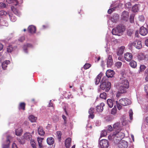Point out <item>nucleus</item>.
I'll list each match as a JSON object with an SVG mask.
<instances>
[{
    "label": "nucleus",
    "instance_id": "obj_1",
    "mask_svg": "<svg viewBox=\"0 0 148 148\" xmlns=\"http://www.w3.org/2000/svg\"><path fill=\"white\" fill-rule=\"evenodd\" d=\"M120 83L121 85L119 88V92L121 93H125L126 92V89L129 87L128 81L125 78L121 79Z\"/></svg>",
    "mask_w": 148,
    "mask_h": 148
},
{
    "label": "nucleus",
    "instance_id": "obj_2",
    "mask_svg": "<svg viewBox=\"0 0 148 148\" xmlns=\"http://www.w3.org/2000/svg\"><path fill=\"white\" fill-rule=\"evenodd\" d=\"M124 134L121 131H115L113 132L112 137L114 143L117 144L124 138Z\"/></svg>",
    "mask_w": 148,
    "mask_h": 148
},
{
    "label": "nucleus",
    "instance_id": "obj_3",
    "mask_svg": "<svg viewBox=\"0 0 148 148\" xmlns=\"http://www.w3.org/2000/svg\"><path fill=\"white\" fill-rule=\"evenodd\" d=\"M125 30V26L122 24H119L116 28L112 29V32L113 35L120 36Z\"/></svg>",
    "mask_w": 148,
    "mask_h": 148
},
{
    "label": "nucleus",
    "instance_id": "obj_4",
    "mask_svg": "<svg viewBox=\"0 0 148 148\" xmlns=\"http://www.w3.org/2000/svg\"><path fill=\"white\" fill-rule=\"evenodd\" d=\"M100 87L103 90L105 89L106 92L108 91L111 88V84L109 82H106L104 80V78L102 79L100 82Z\"/></svg>",
    "mask_w": 148,
    "mask_h": 148
},
{
    "label": "nucleus",
    "instance_id": "obj_5",
    "mask_svg": "<svg viewBox=\"0 0 148 148\" xmlns=\"http://www.w3.org/2000/svg\"><path fill=\"white\" fill-rule=\"evenodd\" d=\"M119 102L121 105L123 106H127L131 103V101L127 98H123L119 100Z\"/></svg>",
    "mask_w": 148,
    "mask_h": 148
},
{
    "label": "nucleus",
    "instance_id": "obj_6",
    "mask_svg": "<svg viewBox=\"0 0 148 148\" xmlns=\"http://www.w3.org/2000/svg\"><path fill=\"white\" fill-rule=\"evenodd\" d=\"M99 144L101 148H107L108 146V141L106 139H103L100 140Z\"/></svg>",
    "mask_w": 148,
    "mask_h": 148
},
{
    "label": "nucleus",
    "instance_id": "obj_7",
    "mask_svg": "<svg viewBox=\"0 0 148 148\" xmlns=\"http://www.w3.org/2000/svg\"><path fill=\"white\" fill-rule=\"evenodd\" d=\"M132 45L134 46L136 48L138 49H140L142 47L141 42L140 41L137 40L135 41L132 42Z\"/></svg>",
    "mask_w": 148,
    "mask_h": 148
},
{
    "label": "nucleus",
    "instance_id": "obj_8",
    "mask_svg": "<svg viewBox=\"0 0 148 148\" xmlns=\"http://www.w3.org/2000/svg\"><path fill=\"white\" fill-rule=\"evenodd\" d=\"M138 58L140 61L143 60L147 61L148 60V55H144L143 53H139L138 56Z\"/></svg>",
    "mask_w": 148,
    "mask_h": 148
},
{
    "label": "nucleus",
    "instance_id": "obj_9",
    "mask_svg": "<svg viewBox=\"0 0 148 148\" xmlns=\"http://www.w3.org/2000/svg\"><path fill=\"white\" fill-rule=\"evenodd\" d=\"M124 58L127 61L130 62L132 59L133 55L131 53L127 52L125 54Z\"/></svg>",
    "mask_w": 148,
    "mask_h": 148
},
{
    "label": "nucleus",
    "instance_id": "obj_10",
    "mask_svg": "<svg viewBox=\"0 0 148 148\" xmlns=\"http://www.w3.org/2000/svg\"><path fill=\"white\" fill-rule=\"evenodd\" d=\"M118 144H119V148H127V143L125 140L120 141Z\"/></svg>",
    "mask_w": 148,
    "mask_h": 148
},
{
    "label": "nucleus",
    "instance_id": "obj_11",
    "mask_svg": "<svg viewBox=\"0 0 148 148\" xmlns=\"http://www.w3.org/2000/svg\"><path fill=\"white\" fill-rule=\"evenodd\" d=\"M113 64V60L111 55L108 56L107 62V66L108 67H111Z\"/></svg>",
    "mask_w": 148,
    "mask_h": 148
},
{
    "label": "nucleus",
    "instance_id": "obj_12",
    "mask_svg": "<svg viewBox=\"0 0 148 148\" xmlns=\"http://www.w3.org/2000/svg\"><path fill=\"white\" fill-rule=\"evenodd\" d=\"M129 17V13L126 11H123L121 16V18L123 20L127 21Z\"/></svg>",
    "mask_w": 148,
    "mask_h": 148
},
{
    "label": "nucleus",
    "instance_id": "obj_13",
    "mask_svg": "<svg viewBox=\"0 0 148 148\" xmlns=\"http://www.w3.org/2000/svg\"><path fill=\"white\" fill-rule=\"evenodd\" d=\"M148 32L147 29L143 26L140 27V33L142 36H145L147 34Z\"/></svg>",
    "mask_w": 148,
    "mask_h": 148
},
{
    "label": "nucleus",
    "instance_id": "obj_14",
    "mask_svg": "<svg viewBox=\"0 0 148 148\" xmlns=\"http://www.w3.org/2000/svg\"><path fill=\"white\" fill-rule=\"evenodd\" d=\"M104 106L105 104L103 103H102L97 106L96 107L97 111L98 112H102L103 109V107Z\"/></svg>",
    "mask_w": 148,
    "mask_h": 148
},
{
    "label": "nucleus",
    "instance_id": "obj_15",
    "mask_svg": "<svg viewBox=\"0 0 148 148\" xmlns=\"http://www.w3.org/2000/svg\"><path fill=\"white\" fill-rule=\"evenodd\" d=\"M71 142V140L70 138H69L66 140L65 142V145L66 148H70Z\"/></svg>",
    "mask_w": 148,
    "mask_h": 148
},
{
    "label": "nucleus",
    "instance_id": "obj_16",
    "mask_svg": "<svg viewBox=\"0 0 148 148\" xmlns=\"http://www.w3.org/2000/svg\"><path fill=\"white\" fill-rule=\"evenodd\" d=\"M27 29L30 33L31 34H34L35 33L36 28L34 26L30 25L29 26Z\"/></svg>",
    "mask_w": 148,
    "mask_h": 148
},
{
    "label": "nucleus",
    "instance_id": "obj_17",
    "mask_svg": "<svg viewBox=\"0 0 148 148\" xmlns=\"http://www.w3.org/2000/svg\"><path fill=\"white\" fill-rule=\"evenodd\" d=\"M106 75L108 77H112L114 74V71L110 70H109L107 71L106 72Z\"/></svg>",
    "mask_w": 148,
    "mask_h": 148
},
{
    "label": "nucleus",
    "instance_id": "obj_18",
    "mask_svg": "<svg viewBox=\"0 0 148 148\" xmlns=\"http://www.w3.org/2000/svg\"><path fill=\"white\" fill-rule=\"evenodd\" d=\"M47 142L48 145H52L54 143V139L52 137H48L47 139Z\"/></svg>",
    "mask_w": 148,
    "mask_h": 148
},
{
    "label": "nucleus",
    "instance_id": "obj_19",
    "mask_svg": "<svg viewBox=\"0 0 148 148\" xmlns=\"http://www.w3.org/2000/svg\"><path fill=\"white\" fill-rule=\"evenodd\" d=\"M24 138L27 140H30L32 138V136L29 132H26L23 135Z\"/></svg>",
    "mask_w": 148,
    "mask_h": 148
},
{
    "label": "nucleus",
    "instance_id": "obj_20",
    "mask_svg": "<svg viewBox=\"0 0 148 148\" xmlns=\"http://www.w3.org/2000/svg\"><path fill=\"white\" fill-rule=\"evenodd\" d=\"M113 129L114 130H116V131H121V129L120 126V123L117 122L114 124L113 126Z\"/></svg>",
    "mask_w": 148,
    "mask_h": 148
},
{
    "label": "nucleus",
    "instance_id": "obj_21",
    "mask_svg": "<svg viewBox=\"0 0 148 148\" xmlns=\"http://www.w3.org/2000/svg\"><path fill=\"white\" fill-rule=\"evenodd\" d=\"M119 15L117 14L114 15L111 17V20L112 22L114 23H116L119 19Z\"/></svg>",
    "mask_w": 148,
    "mask_h": 148
},
{
    "label": "nucleus",
    "instance_id": "obj_22",
    "mask_svg": "<svg viewBox=\"0 0 148 148\" xmlns=\"http://www.w3.org/2000/svg\"><path fill=\"white\" fill-rule=\"evenodd\" d=\"M26 104L24 102L20 103L18 106V108L19 110H22L23 111L25 110Z\"/></svg>",
    "mask_w": 148,
    "mask_h": 148
},
{
    "label": "nucleus",
    "instance_id": "obj_23",
    "mask_svg": "<svg viewBox=\"0 0 148 148\" xmlns=\"http://www.w3.org/2000/svg\"><path fill=\"white\" fill-rule=\"evenodd\" d=\"M38 134L40 136H43L45 133L42 127H39L38 129Z\"/></svg>",
    "mask_w": 148,
    "mask_h": 148
},
{
    "label": "nucleus",
    "instance_id": "obj_24",
    "mask_svg": "<svg viewBox=\"0 0 148 148\" xmlns=\"http://www.w3.org/2000/svg\"><path fill=\"white\" fill-rule=\"evenodd\" d=\"M32 45L30 44L27 43L26 44L24 45L23 46V49L24 51L27 53V49L28 47H32Z\"/></svg>",
    "mask_w": 148,
    "mask_h": 148
},
{
    "label": "nucleus",
    "instance_id": "obj_25",
    "mask_svg": "<svg viewBox=\"0 0 148 148\" xmlns=\"http://www.w3.org/2000/svg\"><path fill=\"white\" fill-rule=\"evenodd\" d=\"M23 132L22 129L20 128L17 129L15 130V134L17 136H21Z\"/></svg>",
    "mask_w": 148,
    "mask_h": 148
},
{
    "label": "nucleus",
    "instance_id": "obj_26",
    "mask_svg": "<svg viewBox=\"0 0 148 148\" xmlns=\"http://www.w3.org/2000/svg\"><path fill=\"white\" fill-rule=\"evenodd\" d=\"M10 61L9 60H6L4 62L2 63V67L4 70L5 69L7 66V65L10 63Z\"/></svg>",
    "mask_w": 148,
    "mask_h": 148
},
{
    "label": "nucleus",
    "instance_id": "obj_27",
    "mask_svg": "<svg viewBox=\"0 0 148 148\" xmlns=\"http://www.w3.org/2000/svg\"><path fill=\"white\" fill-rule=\"evenodd\" d=\"M125 48V47L124 46H121L120 47L117 52V55L120 56L123 54V53Z\"/></svg>",
    "mask_w": 148,
    "mask_h": 148
},
{
    "label": "nucleus",
    "instance_id": "obj_28",
    "mask_svg": "<svg viewBox=\"0 0 148 148\" xmlns=\"http://www.w3.org/2000/svg\"><path fill=\"white\" fill-rule=\"evenodd\" d=\"M11 8L12 11L17 16L20 15V13L19 12L16 8H14L13 6H12L11 7Z\"/></svg>",
    "mask_w": 148,
    "mask_h": 148
},
{
    "label": "nucleus",
    "instance_id": "obj_29",
    "mask_svg": "<svg viewBox=\"0 0 148 148\" xmlns=\"http://www.w3.org/2000/svg\"><path fill=\"white\" fill-rule=\"evenodd\" d=\"M107 103L110 108H112L113 106V101L110 99H108L107 100Z\"/></svg>",
    "mask_w": 148,
    "mask_h": 148
},
{
    "label": "nucleus",
    "instance_id": "obj_30",
    "mask_svg": "<svg viewBox=\"0 0 148 148\" xmlns=\"http://www.w3.org/2000/svg\"><path fill=\"white\" fill-rule=\"evenodd\" d=\"M101 74H99L96 77L95 81V83L96 85H97L99 83L101 78Z\"/></svg>",
    "mask_w": 148,
    "mask_h": 148
},
{
    "label": "nucleus",
    "instance_id": "obj_31",
    "mask_svg": "<svg viewBox=\"0 0 148 148\" xmlns=\"http://www.w3.org/2000/svg\"><path fill=\"white\" fill-rule=\"evenodd\" d=\"M130 66L133 68H135L137 66V63L134 60L132 61L130 63Z\"/></svg>",
    "mask_w": 148,
    "mask_h": 148
},
{
    "label": "nucleus",
    "instance_id": "obj_32",
    "mask_svg": "<svg viewBox=\"0 0 148 148\" xmlns=\"http://www.w3.org/2000/svg\"><path fill=\"white\" fill-rule=\"evenodd\" d=\"M43 139V138L40 137H38L37 138V140L38 143V146L40 148H41L42 147V143Z\"/></svg>",
    "mask_w": 148,
    "mask_h": 148
},
{
    "label": "nucleus",
    "instance_id": "obj_33",
    "mask_svg": "<svg viewBox=\"0 0 148 148\" xmlns=\"http://www.w3.org/2000/svg\"><path fill=\"white\" fill-rule=\"evenodd\" d=\"M10 140L8 137L6 140L7 144H3L2 145L3 148H8L9 147Z\"/></svg>",
    "mask_w": 148,
    "mask_h": 148
},
{
    "label": "nucleus",
    "instance_id": "obj_34",
    "mask_svg": "<svg viewBox=\"0 0 148 148\" xmlns=\"http://www.w3.org/2000/svg\"><path fill=\"white\" fill-rule=\"evenodd\" d=\"M138 5L136 4L133 6L132 8V11L134 12H137L139 10L138 8Z\"/></svg>",
    "mask_w": 148,
    "mask_h": 148
},
{
    "label": "nucleus",
    "instance_id": "obj_35",
    "mask_svg": "<svg viewBox=\"0 0 148 148\" xmlns=\"http://www.w3.org/2000/svg\"><path fill=\"white\" fill-rule=\"evenodd\" d=\"M29 120L31 122H35L36 120L37 117H35L34 116L32 115L29 116Z\"/></svg>",
    "mask_w": 148,
    "mask_h": 148
},
{
    "label": "nucleus",
    "instance_id": "obj_36",
    "mask_svg": "<svg viewBox=\"0 0 148 148\" xmlns=\"http://www.w3.org/2000/svg\"><path fill=\"white\" fill-rule=\"evenodd\" d=\"M8 15L10 17L11 21H12L14 22L16 21V18L14 16H13L12 14H10L9 13L8 14Z\"/></svg>",
    "mask_w": 148,
    "mask_h": 148
},
{
    "label": "nucleus",
    "instance_id": "obj_37",
    "mask_svg": "<svg viewBox=\"0 0 148 148\" xmlns=\"http://www.w3.org/2000/svg\"><path fill=\"white\" fill-rule=\"evenodd\" d=\"M122 65V63L120 62H117L115 63V65L117 68H120Z\"/></svg>",
    "mask_w": 148,
    "mask_h": 148
},
{
    "label": "nucleus",
    "instance_id": "obj_38",
    "mask_svg": "<svg viewBox=\"0 0 148 148\" xmlns=\"http://www.w3.org/2000/svg\"><path fill=\"white\" fill-rule=\"evenodd\" d=\"M106 93L104 92L101 93L100 95V97L101 98L105 99H106Z\"/></svg>",
    "mask_w": 148,
    "mask_h": 148
},
{
    "label": "nucleus",
    "instance_id": "obj_39",
    "mask_svg": "<svg viewBox=\"0 0 148 148\" xmlns=\"http://www.w3.org/2000/svg\"><path fill=\"white\" fill-rule=\"evenodd\" d=\"M107 134V132L106 130H103L101 131L100 137L106 136Z\"/></svg>",
    "mask_w": 148,
    "mask_h": 148
},
{
    "label": "nucleus",
    "instance_id": "obj_40",
    "mask_svg": "<svg viewBox=\"0 0 148 148\" xmlns=\"http://www.w3.org/2000/svg\"><path fill=\"white\" fill-rule=\"evenodd\" d=\"M116 108L114 106V108L112 109L111 112V114L113 115H115L116 113Z\"/></svg>",
    "mask_w": 148,
    "mask_h": 148
},
{
    "label": "nucleus",
    "instance_id": "obj_41",
    "mask_svg": "<svg viewBox=\"0 0 148 148\" xmlns=\"http://www.w3.org/2000/svg\"><path fill=\"white\" fill-rule=\"evenodd\" d=\"M13 48L12 46H9L7 48V51L8 52H11L13 51Z\"/></svg>",
    "mask_w": 148,
    "mask_h": 148
},
{
    "label": "nucleus",
    "instance_id": "obj_42",
    "mask_svg": "<svg viewBox=\"0 0 148 148\" xmlns=\"http://www.w3.org/2000/svg\"><path fill=\"white\" fill-rule=\"evenodd\" d=\"M6 2L9 4H10L14 2H15L16 3L15 5H16L18 4V2L16 0H6Z\"/></svg>",
    "mask_w": 148,
    "mask_h": 148
},
{
    "label": "nucleus",
    "instance_id": "obj_43",
    "mask_svg": "<svg viewBox=\"0 0 148 148\" xmlns=\"http://www.w3.org/2000/svg\"><path fill=\"white\" fill-rule=\"evenodd\" d=\"M53 120L54 123L57 122L59 120V118L56 115L54 116L53 118Z\"/></svg>",
    "mask_w": 148,
    "mask_h": 148
},
{
    "label": "nucleus",
    "instance_id": "obj_44",
    "mask_svg": "<svg viewBox=\"0 0 148 148\" xmlns=\"http://www.w3.org/2000/svg\"><path fill=\"white\" fill-rule=\"evenodd\" d=\"M134 14H132L130 15V21L131 23L134 22Z\"/></svg>",
    "mask_w": 148,
    "mask_h": 148
},
{
    "label": "nucleus",
    "instance_id": "obj_45",
    "mask_svg": "<svg viewBox=\"0 0 148 148\" xmlns=\"http://www.w3.org/2000/svg\"><path fill=\"white\" fill-rule=\"evenodd\" d=\"M138 19L140 21L143 22L145 20V18L143 15H140L138 17Z\"/></svg>",
    "mask_w": 148,
    "mask_h": 148
},
{
    "label": "nucleus",
    "instance_id": "obj_46",
    "mask_svg": "<svg viewBox=\"0 0 148 148\" xmlns=\"http://www.w3.org/2000/svg\"><path fill=\"white\" fill-rule=\"evenodd\" d=\"M91 66V65L89 63L86 64L84 66V68L85 69H89Z\"/></svg>",
    "mask_w": 148,
    "mask_h": 148
},
{
    "label": "nucleus",
    "instance_id": "obj_47",
    "mask_svg": "<svg viewBox=\"0 0 148 148\" xmlns=\"http://www.w3.org/2000/svg\"><path fill=\"white\" fill-rule=\"evenodd\" d=\"M31 144L33 148H36L35 143L33 140H30Z\"/></svg>",
    "mask_w": 148,
    "mask_h": 148
},
{
    "label": "nucleus",
    "instance_id": "obj_48",
    "mask_svg": "<svg viewBox=\"0 0 148 148\" xmlns=\"http://www.w3.org/2000/svg\"><path fill=\"white\" fill-rule=\"evenodd\" d=\"M8 14L6 12H5L3 10H1L0 11V15H4L5 16H6Z\"/></svg>",
    "mask_w": 148,
    "mask_h": 148
},
{
    "label": "nucleus",
    "instance_id": "obj_49",
    "mask_svg": "<svg viewBox=\"0 0 148 148\" xmlns=\"http://www.w3.org/2000/svg\"><path fill=\"white\" fill-rule=\"evenodd\" d=\"M57 134L58 136V138L59 140H61L62 133L61 131H58L57 132Z\"/></svg>",
    "mask_w": 148,
    "mask_h": 148
},
{
    "label": "nucleus",
    "instance_id": "obj_50",
    "mask_svg": "<svg viewBox=\"0 0 148 148\" xmlns=\"http://www.w3.org/2000/svg\"><path fill=\"white\" fill-rule=\"evenodd\" d=\"M129 114L130 119L131 120H132L133 119V112L132 110H130L129 111Z\"/></svg>",
    "mask_w": 148,
    "mask_h": 148
},
{
    "label": "nucleus",
    "instance_id": "obj_51",
    "mask_svg": "<svg viewBox=\"0 0 148 148\" xmlns=\"http://www.w3.org/2000/svg\"><path fill=\"white\" fill-rule=\"evenodd\" d=\"M145 68V66L144 65H141L140 66V71L142 72L143 71Z\"/></svg>",
    "mask_w": 148,
    "mask_h": 148
},
{
    "label": "nucleus",
    "instance_id": "obj_52",
    "mask_svg": "<svg viewBox=\"0 0 148 148\" xmlns=\"http://www.w3.org/2000/svg\"><path fill=\"white\" fill-rule=\"evenodd\" d=\"M116 104L117 108L119 110H120L121 109L122 107L121 106L120 104V103H119L117 101H116Z\"/></svg>",
    "mask_w": 148,
    "mask_h": 148
},
{
    "label": "nucleus",
    "instance_id": "obj_53",
    "mask_svg": "<svg viewBox=\"0 0 148 148\" xmlns=\"http://www.w3.org/2000/svg\"><path fill=\"white\" fill-rule=\"evenodd\" d=\"M133 33V31L132 30L129 29L128 30L127 32V34L128 35L130 36H131L132 34Z\"/></svg>",
    "mask_w": 148,
    "mask_h": 148
},
{
    "label": "nucleus",
    "instance_id": "obj_54",
    "mask_svg": "<svg viewBox=\"0 0 148 148\" xmlns=\"http://www.w3.org/2000/svg\"><path fill=\"white\" fill-rule=\"evenodd\" d=\"M0 7L2 8H5L6 7V5L3 3H0Z\"/></svg>",
    "mask_w": 148,
    "mask_h": 148
},
{
    "label": "nucleus",
    "instance_id": "obj_55",
    "mask_svg": "<svg viewBox=\"0 0 148 148\" xmlns=\"http://www.w3.org/2000/svg\"><path fill=\"white\" fill-rule=\"evenodd\" d=\"M115 8H113L109 9L108 11V13L109 14H110L114 10Z\"/></svg>",
    "mask_w": 148,
    "mask_h": 148
},
{
    "label": "nucleus",
    "instance_id": "obj_56",
    "mask_svg": "<svg viewBox=\"0 0 148 148\" xmlns=\"http://www.w3.org/2000/svg\"><path fill=\"white\" fill-rule=\"evenodd\" d=\"M107 127V130L108 132H110L112 130V127L111 125L108 126Z\"/></svg>",
    "mask_w": 148,
    "mask_h": 148
},
{
    "label": "nucleus",
    "instance_id": "obj_57",
    "mask_svg": "<svg viewBox=\"0 0 148 148\" xmlns=\"http://www.w3.org/2000/svg\"><path fill=\"white\" fill-rule=\"evenodd\" d=\"M94 109L92 108H91L88 111V113L89 114H92L94 113Z\"/></svg>",
    "mask_w": 148,
    "mask_h": 148
},
{
    "label": "nucleus",
    "instance_id": "obj_58",
    "mask_svg": "<svg viewBox=\"0 0 148 148\" xmlns=\"http://www.w3.org/2000/svg\"><path fill=\"white\" fill-rule=\"evenodd\" d=\"M62 117L64 121V123L65 124H66V117L64 115H62Z\"/></svg>",
    "mask_w": 148,
    "mask_h": 148
},
{
    "label": "nucleus",
    "instance_id": "obj_59",
    "mask_svg": "<svg viewBox=\"0 0 148 148\" xmlns=\"http://www.w3.org/2000/svg\"><path fill=\"white\" fill-rule=\"evenodd\" d=\"M145 89L146 92L148 93V85L145 86Z\"/></svg>",
    "mask_w": 148,
    "mask_h": 148
},
{
    "label": "nucleus",
    "instance_id": "obj_60",
    "mask_svg": "<svg viewBox=\"0 0 148 148\" xmlns=\"http://www.w3.org/2000/svg\"><path fill=\"white\" fill-rule=\"evenodd\" d=\"M89 117L90 118H91V119H93L94 117V115L93 114V113L92 114H89Z\"/></svg>",
    "mask_w": 148,
    "mask_h": 148
},
{
    "label": "nucleus",
    "instance_id": "obj_61",
    "mask_svg": "<svg viewBox=\"0 0 148 148\" xmlns=\"http://www.w3.org/2000/svg\"><path fill=\"white\" fill-rule=\"evenodd\" d=\"M25 40V37L24 36L21 37L19 40L21 42H22Z\"/></svg>",
    "mask_w": 148,
    "mask_h": 148
},
{
    "label": "nucleus",
    "instance_id": "obj_62",
    "mask_svg": "<svg viewBox=\"0 0 148 148\" xmlns=\"http://www.w3.org/2000/svg\"><path fill=\"white\" fill-rule=\"evenodd\" d=\"M118 59L119 60H120L121 61H123V60H124V59H123V58L121 57V56H119L118 57Z\"/></svg>",
    "mask_w": 148,
    "mask_h": 148
},
{
    "label": "nucleus",
    "instance_id": "obj_63",
    "mask_svg": "<svg viewBox=\"0 0 148 148\" xmlns=\"http://www.w3.org/2000/svg\"><path fill=\"white\" fill-rule=\"evenodd\" d=\"M12 148H17L16 144L13 143L12 145Z\"/></svg>",
    "mask_w": 148,
    "mask_h": 148
},
{
    "label": "nucleus",
    "instance_id": "obj_64",
    "mask_svg": "<svg viewBox=\"0 0 148 148\" xmlns=\"http://www.w3.org/2000/svg\"><path fill=\"white\" fill-rule=\"evenodd\" d=\"M145 45L148 47V39H147L145 41Z\"/></svg>",
    "mask_w": 148,
    "mask_h": 148
}]
</instances>
